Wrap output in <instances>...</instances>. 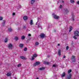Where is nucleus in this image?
<instances>
[{"mask_svg":"<svg viewBox=\"0 0 79 79\" xmlns=\"http://www.w3.org/2000/svg\"><path fill=\"white\" fill-rule=\"evenodd\" d=\"M64 76H65V73L63 72L62 75H61V77H64Z\"/></svg>","mask_w":79,"mask_h":79,"instance_id":"21","label":"nucleus"},{"mask_svg":"<svg viewBox=\"0 0 79 79\" xmlns=\"http://www.w3.org/2000/svg\"><path fill=\"white\" fill-rule=\"evenodd\" d=\"M21 39H22V40H24V39H25V36H22L21 37Z\"/></svg>","mask_w":79,"mask_h":79,"instance_id":"28","label":"nucleus"},{"mask_svg":"<svg viewBox=\"0 0 79 79\" xmlns=\"http://www.w3.org/2000/svg\"><path fill=\"white\" fill-rule=\"evenodd\" d=\"M72 29H73V27H70L69 30V32H71V31H72Z\"/></svg>","mask_w":79,"mask_h":79,"instance_id":"22","label":"nucleus"},{"mask_svg":"<svg viewBox=\"0 0 79 79\" xmlns=\"http://www.w3.org/2000/svg\"><path fill=\"white\" fill-rule=\"evenodd\" d=\"M27 48H25L24 49V51H27Z\"/></svg>","mask_w":79,"mask_h":79,"instance_id":"35","label":"nucleus"},{"mask_svg":"<svg viewBox=\"0 0 79 79\" xmlns=\"http://www.w3.org/2000/svg\"><path fill=\"white\" fill-rule=\"evenodd\" d=\"M20 58L21 59H22L23 60H26L27 59V58L26 57H24L23 56H20Z\"/></svg>","mask_w":79,"mask_h":79,"instance_id":"10","label":"nucleus"},{"mask_svg":"<svg viewBox=\"0 0 79 79\" xmlns=\"http://www.w3.org/2000/svg\"><path fill=\"white\" fill-rule=\"evenodd\" d=\"M55 66H56V65H53V67H55Z\"/></svg>","mask_w":79,"mask_h":79,"instance_id":"41","label":"nucleus"},{"mask_svg":"<svg viewBox=\"0 0 79 79\" xmlns=\"http://www.w3.org/2000/svg\"><path fill=\"white\" fill-rule=\"evenodd\" d=\"M76 36H73V38L75 39H77V38L76 37Z\"/></svg>","mask_w":79,"mask_h":79,"instance_id":"34","label":"nucleus"},{"mask_svg":"<svg viewBox=\"0 0 79 79\" xmlns=\"http://www.w3.org/2000/svg\"><path fill=\"white\" fill-rule=\"evenodd\" d=\"M27 18L28 17L26 16L23 17V19L24 20H27Z\"/></svg>","mask_w":79,"mask_h":79,"instance_id":"18","label":"nucleus"},{"mask_svg":"<svg viewBox=\"0 0 79 79\" xmlns=\"http://www.w3.org/2000/svg\"><path fill=\"white\" fill-rule=\"evenodd\" d=\"M15 40H18V37H15Z\"/></svg>","mask_w":79,"mask_h":79,"instance_id":"26","label":"nucleus"},{"mask_svg":"<svg viewBox=\"0 0 79 79\" xmlns=\"http://www.w3.org/2000/svg\"><path fill=\"white\" fill-rule=\"evenodd\" d=\"M58 54L59 56L61 55V50L60 49L58 51Z\"/></svg>","mask_w":79,"mask_h":79,"instance_id":"13","label":"nucleus"},{"mask_svg":"<svg viewBox=\"0 0 79 79\" xmlns=\"http://www.w3.org/2000/svg\"><path fill=\"white\" fill-rule=\"evenodd\" d=\"M57 45L58 46H60V44H58Z\"/></svg>","mask_w":79,"mask_h":79,"instance_id":"42","label":"nucleus"},{"mask_svg":"<svg viewBox=\"0 0 79 79\" xmlns=\"http://www.w3.org/2000/svg\"><path fill=\"white\" fill-rule=\"evenodd\" d=\"M75 56H72L71 57V60H72V62L73 63H75L76 62V58Z\"/></svg>","mask_w":79,"mask_h":79,"instance_id":"1","label":"nucleus"},{"mask_svg":"<svg viewBox=\"0 0 79 79\" xmlns=\"http://www.w3.org/2000/svg\"><path fill=\"white\" fill-rule=\"evenodd\" d=\"M74 35L75 36H77V37H79V31L76 30L74 31Z\"/></svg>","mask_w":79,"mask_h":79,"instance_id":"2","label":"nucleus"},{"mask_svg":"<svg viewBox=\"0 0 79 79\" xmlns=\"http://www.w3.org/2000/svg\"><path fill=\"white\" fill-rule=\"evenodd\" d=\"M40 37L41 38L44 39V37H45V35L44 33H41L40 34Z\"/></svg>","mask_w":79,"mask_h":79,"instance_id":"4","label":"nucleus"},{"mask_svg":"<svg viewBox=\"0 0 79 79\" xmlns=\"http://www.w3.org/2000/svg\"><path fill=\"white\" fill-rule=\"evenodd\" d=\"M12 14H13V15H15V13H13Z\"/></svg>","mask_w":79,"mask_h":79,"instance_id":"40","label":"nucleus"},{"mask_svg":"<svg viewBox=\"0 0 79 79\" xmlns=\"http://www.w3.org/2000/svg\"><path fill=\"white\" fill-rule=\"evenodd\" d=\"M8 47L10 50V49H12L13 48V45L11 43H9L8 44Z\"/></svg>","mask_w":79,"mask_h":79,"instance_id":"3","label":"nucleus"},{"mask_svg":"<svg viewBox=\"0 0 79 79\" xmlns=\"http://www.w3.org/2000/svg\"><path fill=\"white\" fill-rule=\"evenodd\" d=\"M18 67H20V66H21V64H18L17 66Z\"/></svg>","mask_w":79,"mask_h":79,"instance_id":"30","label":"nucleus"},{"mask_svg":"<svg viewBox=\"0 0 79 79\" xmlns=\"http://www.w3.org/2000/svg\"><path fill=\"white\" fill-rule=\"evenodd\" d=\"M63 58H66V56H64L63 57Z\"/></svg>","mask_w":79,"mask_h":79,"instance_id":"39","label":"nucleus"},{"mask_svg":"<svg viewBox=\"0 0 79 79\" xmlns=\"http://www.w3.org/2000/svg\"><path fill=\"white\" fill-rule=\"evenodd\" d=\"M11 74H12L11 73V72H9L7 73L6 74V75L7 76L9 77V76H11Z\"/></svg>","mask_w":79,"mask_h":79,"instance_id":"6","label":"nucleus"},{"mask_svg":"<svg viewBox=\"0 0 79 79\" xmlns=\"http://www.w3.org/2000/svg\"><path fill=\"white\" fill-rule=\"evenodd\" d=\"M62 3H64V1H62Z\"/></svg>","mask_w":79,"mask_h":79,"instance_id":"45","label":"nucleus"},{"mask_svg":"<svg viewBox=\"0 0 79 79\" xmlns=\"http://www.w3.org/2000/svg\"><path fill=\"white\" fill-rule=\"evenodd\" d=\"M77 4H78V5H79V1H78L77 2Z\"/></svg>","mask_w":79,"mask_h":79,"instance_id":"38","label":"nucleus"},{"mask_svg":"<svg viewBox=\"0 0 79 79\" xmlns=\"http://www.w3.org/2000/svg\"><path fill=\"white\" fill-rule=\"evenodd\" d=\"M40 62H36V63L34 64V66H35L36 65H39V64H40Z\"/></svg>","mask_w":79,"mask_h":79,"instance_id":"9","label":"nucleus"},{"mask_svg":"<svg viewBox=\"0 0 79 79\" xmlns=\"http://www.w3.org/2000/svg\"><path fill=\"white\" fill-rule=\"evenodd\" d=\"M38 27H40L39 26H38Z\"/></svg>","mask_w":79,"mask_h":79,"instance_id":"46","label":"nucleus"},{"mask_svg":"<svg viewBox=\"0 0 79 79\" xmlns=\"http://www.w3.org/2000/svg\"><path fill=\"white\" fill-rule=\"evenodd\" d=\"M70 2L72 3H74V1L73 0H71Z\"/></svg>","mask_w":79,"mask_h":79,"instance_id":"31","label":"nucleus"},{"mask_svg":"<svg viewBox=\"0 0 79 79\" xmlns=\"http://www.w3.org/2000/svg\"><path fill=\"white\" fill-rule=\"evenodd\" d=\"M3 19V18L2 17H0V21H2Z\"/></svg>","mask_w":79,"mask_h":79,"instance_id":"32","label":"nucleus"},{"mask_svg":"<svg viewBox=\"0 0 79 79\" xmlns=\"http://www.w3.org/2000/svg\"><path fill=\"white\" fill-rule=\"evenodd\" d=\"M8 31L9 32H11L12 31H13V30L11 28H10L8 29Z\"/></svg>","mask_w":79,"mask_h":79,"instance_id":"17","label":"nucleus"},{"mask_svg":"<svg viewBox=\"0 0 79 79\" xmlns=\"http://www.w3.org/2000/svg\"><path fill=\"white\" fill-rule=\"evenodd\" d=\"M18 6H19V8H21V5L20 4H19Z\"/></svg>","mask_w":79,"mask_h":79,"instance_id":"33","label":"nucleus"},{"mask_svg":"<svg viewBox=\"0 0 79 79\" xmlns=\"http://www.w3.org/2000/svg\"><path fill=\"white\" fill-rule=\"evenodd\" d=\"M30 25H33V21H32V20H31L30 21Z\"/></svg>","mask_w":79,"mask_h":79,"instance_id":"16","label":"nucleus"},{"mask_svg":"<svg viewBox=\"0 0 79 79\" xmlns=\"http://www.w3.org/2000/svg\"><path fill=\"white\" fill-rule=\"evenodd\" d=\"M71 15L72 16V19L73 20V21H74V14L72 13Z\"/></svg>","mask_w":79,"mask_h":79,"instance_id":"12","label":"nucleus"},{"mask_svg":"<svg viewBox=\"0 0 79 79\" xmlns=\"http://www.w3.org/2000/svg\"><path fill=\"white\" fill-rule=\"evenodd\" d=\"M72 76V74L71 73L69 74V75H68L67 77V79H71V77Z\"/></svg>","mask_w":79,"mask_h":79,"instance_id":"7","label":"nucleus"},{"mask_svg":"<svg viewBox=\"0 0 79 79\" xmlns=\"http://www.w3.org/2000/svg\"><path fill=\"white\" fill-rule=\"evenodd\" d=\"M4 41V42H5V43L7 42H8V38L6 37L5 38Z\"/></svg>","mask_w":79,"mask_h":79,"instance_id":"14","label":"nucleus"},{"mask_svg":"<svg viewBox=\"0 0 79 79\" xmlns=\"http://www.w3.org/2000/svg\"><path fill=\"white\" fill-rule=\"evenodd\" d=\"M54 19H58L60 18L59 16L56 15H54Z\"/></svg>","mask_w":79,"mask_h":79,"instance_id":"8","label":"nucleus"},{"mask_svg":"<svg viewBox=\"0 0 79 79\" xmlns=\"http://www.w3.org/2000/svg\"><path fill=\"white\" fill-rule=\"evenodd\" d=\"M71 71H72L71 69H69L68 71V73L69 74V73H71Z\"/></svg>","mask_w":79,"mask_h":79,"instance_id":"25","label":"nucleus"},{"mask_svg":"<svg viewBox=\"0 0 79 79\" xmlns=\"http://www.w3.org/2000/svg\"><path fill=\"white\" fill-rule=\"evenodd\" d=\"M62 7H63V6H62V5H61L60 6V8H62Z\"/></svg>","mask_w":79,"mask_h":79,"instance_id":"36","label":"nucleus"},{"mask_svg":"<svg viewBox=\"0 0 79 79\" xmlns=\"http://www.w3.org/2000/svg\"><path fill=\"white\" fill-rule=\"evenodd\" d=\"M50 56L49 55H48V58H49V57Z\"/></svg>","mask_w":79,"mask_h":79,"instance_id":"43","label":"nucleus"},{"mask_svg":"<svg viewBox=\"0 0 79 79\" xmlns=\"http://www.w3.org/2000/svg\"><path fill=\"white\" fill-rule=\"evenodd\" d=\"M39 45V43L38 42H36L35 43V46H37V45Z\"/></svg>","mask_w":79,"mask_h":79,"instance_id":"24","label":"nucleus"},{"mask_svg":"<svg viewBox=\"0 0 79 79\" xmlns=\"http://www.w3.org/2000/svg\"><path fill=\"white\" fill-rule=\"evenodd\" d=\"M28 36L30 37H31V34H28Z\"/></svg>","mask_w":79,"mask_h":79,"instance_id":"37","label":"nucleus"},{"mask_svg":"<svg viewBox=\"0 0 79 79\" xmlns=\"http://www.w3.org/2000/svg\"><path fill=\"white\" fill-rule=\"evenodd\" d=\"M44 69H45V68L44 67H42V68H39V70H44Z\"/></svg>","mask_w":79,"mask_h":79,"instance_id":"23","label":"nucleus"},{"mask_svg":"<svg viewBox=\"0 0 79 79\" xmlns=\"http://www.w3.org/2000/svg\"><path fill=\"white\" fill-rule=\"evenodd\" d=\"M44 64H50V62H48L47 61H44Z\"/></svg>","mask_w":79,"mask_h":79,"instance_id":"20","label":"nucleus"},{"mask_svg":"<svg viewBox=\"0 0 79 79\" xmlns=\"http://www.w3.org/2000/svg\"><path fill=\"white\" fill-rule=\"evenodd\" d=\"M23 44H19V47L20 48H23Z\"/></svg>","mask_w":79,"mask_h":79,"instance_id":"19","label":"nucleus"},{"mask_svg":"<svg viewBox=\"0 0 79 79\" xmlns=\"http://www.w3.org/2000/svg\"><path fill=\"white\" fill-rule=\"evenodd\" d=\"M33 56L32 58V60H34V58H36L37 56H38V55L37 54H35L33 55Z\"/></svg>","mask_w":79,"mask_h":79,"instance_id":"5","label":"nucleus"},{"mask_svg":"<svg viewBox=\"0 0 79 79\" xmlns=\"http://www.w3.org/2000/svg\"><path fill=\"white\" fill-rule=\"evenodd\" d=\"M69 48V46H67L66 47V50L67 51H68V49Z\"/></svg>","mask_w":79,"mask_h":79,"instance_id":"29","label":"nucleus"},{"mask_svg":"<svg viewBox=\"0 0 79 79\" xmlns=\"http://www.w3.org/2000/svg\"><path fill=\"white\" fill-rule=\"evenodd\" d=\"M65 12L67 13L69 12V10H68V9H66L65 10Z\"/></svg>","mask_w":79,"mask_h":79,"instance_id":"27","label":"nucleus"},{"mask_svg":"<svg viewBox=\"0 0 79 79\" xmlns=\"http://www.w3.org/2000/svg\"><path fill=\"white\" fill-rule=\"evenodd\" d=\"M3 22L2 23V26H5V23H6V20H3Z\"/></svg>","mask_w":79,"mask_h":79,"instance_id":"11","label":"nucleus"},{"mask_svg":"<svg viewBox=\"0 0 79 79\" xmlns=\"http://www.w3.org/2000/svg\"><path fill=\"white\" fill-rule=\"evenodd\" d=\"M15 79H16L15 78Z\"/></svg>","mask_w":79,"mask_h":79,"instance_id":"47","label":"nucleus"},{"mask_svg":"<svg viewBox=\"0 0 79 79\" xmlns=\"http://www.w3.org/2000/svg\"><path fill=\"white\" fill-rule=\"evenodd\" d=\"M36 79H39V78H38V77H37V78H36Z\"/></svg>","mask_w":79,"mask_h":79,"instance_id":"44","label":"nucleus"},{"mask_svg":"<svg viewBox=\"0 0 79 79\" xmlns=\"http://www.w3.org/2000/svg\"><path fill=\"white\" fill-rule=\"evenodd\" d=\"M35 2V0H31V4H33V3Z\"/></svg>","mask_w":79,"mask_h":79,"instance_id":"15","label":"nucleus"}]
</instances>
